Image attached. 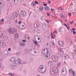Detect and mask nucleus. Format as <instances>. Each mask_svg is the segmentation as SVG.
Returning <instances> with one entry per match:
<instances>
[{
	"instance_id": "obj_1",
	"label": "nucleus",
	"mask_w": 76,
	"mask_h": 76,
	"mask_svg": "<svg viewBox=\"0 0 76 76\" xmlns=\"http://www.w3.org/2000/svg\"><path fill=\"white\" fill-rule=\"evenodd\" d=\"M43 66V65H41L40 66L39 68L38 69V71L39 72V73H44L47 70V69L45 68V70H43V69L44 68V67L42 66Z\"/></svg>"
},
{
	"instance_id": "obj_2",
	"label": "nucleus",
	"mask_w": 76,
	"mask_h": 76,
	"mask_svg": "<svg viewBox=\"0 0 76 76\" xmlns=\"http://www.w3.org/2000/svg\"><path fill=\"white\" fill-rule=\"evenodd\" d=\"M20 14L21 16L25 17L26 15V12L25 10L22 11L20 12Z\"/></svg>"
},
{
	"instance_id": "obj_3",
	"label": "nucleus",
	"mask_w": 76,
	"mask_h": 76,
	"mask_svg": "<svg viewBox=\"0 0 76 76\" xmlns=\"http://www.w3.org/2000/svg\"><path fill=\"white\" fill-rule=\"evenodd\" d=\"M58 44L60 47H63L64 46V42L63 41H59L58 42Z\"/></svg>"
},
{
	"instance_id": "obj_4",
	"label": "nucleus",
	"mask_w": 76,
	"mask_h": 76,
	"mask_svg": "<svg viewBox=\"0 0 76 76\" xmlns=\"http://www.w3.org/2000/svg\"><path fill=\"white\" fill-rule=\"evenodd\" d=\"M52 60L54 62V63H56L57 61V57L56 56H53L52 57Z\"/></svg>"
},
{
	"instance_id": "obj_5",
	"label": "nucleus",
	"mask_w": 76,
	"mask_h": 76,
	"mask_svg": "<svg viewBox=\"0 0 76 76\" xmlns=\"http://www.w3.org/2000/svg\"><path fill=\"white\" fill-rule=\"evenodd\" d=\"M22 63V60L21 59H18V60L15 61V64L16 65V64H21Z\"/></svg>"
},
{
	"instance_id": "obj_6",
	"label": "nucleus",
	"mask_w": 76,
	"mask_h": 76,
	"mask_svg": "<svg viewBox=\"0 0 76 76\" xmlns=\"http://www.w3.org/2000/svg\"><path fill=\"white\" fill-rule=\"evenodd\" d=\"M52 71L54 72H55L56 73H58V69L57 68V67L55 66L53 67V69Z\"/></svg>"
},
{
	"instance_id": "obj_7",
	"label": "nucleus",
	"mask_w": 76,
	"mask_h": 76,
	"mask_svg": "<svg viewBox=\"0 0 76 76\" xmlns=\"http://www.w3.org/2000/svg\"><path fill=\"white\" fill-rule=\"evenodd\" d=\"M39 26V23L38 22H36L34 24V27L35 28H38Z\"/></svg>"
},
{
	"instance_id": "obj_8",
	"label": "nucleus",
	"mask_w": 76,
	"mask_h": 76,
	"mask_svg": "<svg viewBox=\"0 0 76 76\" xmlns=\"http://www.w3.org/2000/svg\"><path fill=\"white\" fill-rule=\"evenodd\" d=\"M45 36L46 37H47L48 39H50V33L49 32H46L45 33Z\"/></svg>"
},
{
	"instance_id": "obj_9",
	"label": "nucleus",
	"mask_w": 76,
	"mask_h": 76,
	"mask_svg": "<svg viewBox=\"0 0 76 76\" xmlns=\"http://www.w3.org/2000/svg\"><path fill=\"white\" fill-rule=\"evenodd\" d=\"M47 64L48 66L50 67H52L53 66V63L51 61H48Z\"/></svg>"
},
{
	"instance_id": "obj_10",
	"label": "nucleus",
	"mask_w": 76,
	"mask_h": 76,
	"mask_svg": "<svg viewBox=\"0 0 76 76\" xmlns=\"http://www.w3.org/2000/svg\"><path fill=\"white\" fill-rule=\"evenodd\" d=\"M50 52L48 51H47L45 55H44V56H45V57H46V58H48V56H50Z\"/></svg>"
},
{
	"instance_id": "obj_11",
	"label": "nucleus",
	"mask_w": 76,
	"mask_h": 76,
	"mask_svg": "<svg viewBox=\"0 0 76 76\" xmlns=\"http://www.w3.org/2000/svg\"><path fill=\"white\" fill-rule=\"evenodd\" d=\"M12 15L13 17H14L15 18L18 17V14L17 12H14Z\"/></svg>"
},
{
	"instance_id": "obj_12",
	"label": "nucleus",
	"mask_w": 76,
	"mask_h": 76,
	"mask_svg": "<svg viewBox=\"0 0 76 76\" xmlns=\"http://www.w3.org/2000/svg\"><path fill=\"white\" fill-rule=\"evenodd\" d=\"M12 2L14 4H17L18 3V0H12Z\"/></svg>"
},
{
	"instance_id": "obj_13",
	"label": "nucleus",
	"mask_w": 76,
	"mask_h": 76,
	"mask_svg": "<svg viewBox=\"0 0 76 76\" xmlns=\"http://www.w3.org/2000/svg\"><path fill=\"white\" fill-rule=\"evenodd\" d=\"M75 52L76 53H73L72 55V56L74 59H76V50H75Z\"/></svg>"
},
{
	"instance_id": "obj_14",
	"label": "nucleus",
	"mask_w": 76,
	"mask_h": 76,
	"mask_svg": "<svg viewBox=\"0 0 76 76\" xmlns=\"http://www.w3.org/2000/svg\"><path fill=\"white\" fill-rule=\"evenodd\" d=\"M4 19L2 18L1 20H0V23L1 25H2L3 24H4Z\"/></svg>"
},
{
	"instance_id": "obj_15",
	"label": "nucleus",
	"mask_w": 76,
	"mask_h": 76,
	"mask_svg": "<svg viewBox=\"0 0 76 76\" xmlns=\"http://www.w3.org/2000/svg\"><path fill=\"white\" fill-rule=\"evenodd\" d=\"M16 66V64H15V63H14L12 64V66H11V69H12V70H14L15 69V67Z\"/></svg>"
},
{
	"instance_id": "obj_16",
	"label": "nucleus",
	"mask_w": 76,
	"mask_h": 76,
	"mask_svg": "<svg viewBox=\"0 0 76 76\" xmlns=\"http://www.w3.org/2000/svg\"><path fill=\"white\" fill-rule=\"evenodd\" d=\"M28 39H29V36L28 34H26L25 35V37H24V39H26L27 38Z\"/></svg>"
},
{
	"instance_id": "obj_17",
	"label": "nucleus",
	"mask_w": 76,
	"mask_h": 76,
	"mask_svg": "<svg viewBox=\"0 0 76 76\" xmlns=\"http://www.w3.org/2000/svg\"><path fill=\"white\" fill-rule=\"evenodd\" d=\"M44 9L45 10H46V11H48V10H50V8L49 7L47 6L46 7H45Z\"/></svg>"
},
{
	"instance_id": "obj_18",
	"label": "nucleus",
	"mask_w": 76,
	"mask_h": 76,
	"mask_svg": "<svg viewBox=\"0 0 76 76\" xmlns=\"http://www.w3.org/2000/svg\"><path fill=\"white\" fill-rule=\"evenodd\" d=\"M65 57V59H69V56L67 54H65L64 56Z\"/></svg>"
},
{
	"instance_id": "obj_19",
	"label": "nucleus",
	"mask_w": 76,
	"mask_h": 76,
	"mask_svg": "<svg viewBox=\"0 0 76 76\" xmlns=\"http://www.w3.org/2000/svg\"><path fill=\"white\" fill-rule=\"evenodd\" d=\"M8 31L9 33H10V34H13V33H14L12 29L11 28H10Z\"/></svg>"
},
{
	"instance_id": "obj_20",
	"label": "nucleus",
	"mask_w": 76,
	"mask_h": 76,
	"mask_svg": "<svg viewBox=\"0 0 76 76\" xmlns=\"http://www.w3.org/2000/svg\"><path fill=\"white\" fill-rule=\"evenodd\" d=\"M2 48H4L6 47V43H4V42H3L2 43V45H1Z\"/></svg>"
},
{
	"instance_id": "obj_21",
	"label": "nucleus",
	"mask_w": 76,
	"mask_h": 76,
	"mask_svg": "<svg viewBox=\"0 0 76 76\" xmlns=\"http://www.w3.org/2000/svg\"><path fill=\"white\" fill-rule=\"evenodd\" d=\"M11 60L12 62H15V58L14 57H12L11 58Z\"/></svg>"
},
{
	"instance_id": "obj_22",
	"label": "nucleus",
	"mask_w": 76,
	"mask_h": 76,
	"mask_svg": "<svg viewBox=\"0 0 76 76\" xmlns=\"http://www.w3.org/2000/svg\"><path fill=\"white\" fill-rule=\"evenodd\" d=\"M8 20H11L12 19V16L10 15L9 16V17H8Z\"/></svg>"
},
{
	"instance_id": "obj_23",
	"label": "nucleus",
	"mask_w": 76,
	"mask_h": 76,
	"mask_svg": "<svg viewBox=\"0 0 76 76\" xmlns=\"http://www.w3.org/2000/svg\"><path fill=\"white\" fill-rule=\"evenodd\" d=\"M50 72L51 73V75H55V73H56V72H55L53 71V70L52 71H50Z\"/></svg>"
},
{
	"instance_id": "obj_24",
	"label": "nucleus",
	"mask_w": 76,
	"mask_h": 76,
	"mask_svg": "<svg viewBox=\"0 0 76 76\" xmlns=\"http://www.w3.org/2000/svg\"><path fill=\"white\" fill-rule=\"evenodd\" d=\"M20 45L22 47H24L25 45V43L24 42H21L20 43Z\"/></svg>"
},
{
	"instance_id": "obj_25",
	"label": "nucleus",
	"mask_w": 76,
	"mask_h": 76,
	"mask_svg": "<svg viewBox=\"0 0 76 76\" xmlns=\"http://www.w3.org/2000/svg\"><path fill=\"white\" fill-rule=\"evenodd\" d=\"M4 53L5 54V55L6 56H7L8 55V52L7 51H5L4 52Z\"/></svg>"
},
{
	"instance_id": "obj_26",
	"label": "nucleus",
	"mask_w": 76,
	"mask_h": 76,
	"mask_svg": "<svg viewBox=\"0 0 76 76\" xmlns=\"http://www.w3.org/2000/svg\"><path fill=\"white\" fill-rule=\"evenodd\" d=\"M58 51H60V52H61L62 54H63V53H64V51L62 49H58Z\"/></svg>"
},
{
	"instance_id": "obj_27",
	"label": "nucleus",
	"mask_w": 76,
	"mask_h": 76,
	"mask_svg": "<svg viewBox=\"0 0 76 76\" xmlns=\"http://www.w3.org/2000/svg\"><path fill=\"white\" fill-rule=\"evenodd\" d=\"M61 73L64 76H66V75H67V72H66V73H65L64 72H61Z\"/></svg>"
},
{
	"instance_id": "obj_28",
	"label": "nucleus",
	"mask_w": 76,
	"mask_h": 76,
	"mask_svg": "<svg viewBox=\"0 0 76 76\" xmlns=\"http://www.w3.org/2000/svg\"><path fill=\"white\" fill-rule=\"evenodd\" d=\"M31 4H32L33 6H36V4H35V3L34 2V1L32 2Z\"/></svg>"
},
{
	"instance_id": "obj_29",
	"label": "nucleus",
	"mask_w": 76,
	"mask_h": 76,
	"mask_svg": "<svg viewBox=\"0 0 76 76\" xmlns=\"http://www.w3.org/2000/svg\"><path fill=\"white\" fill-rule=\"evenodd\" d=\"M64 26H66V28H67V29H68V30H69V29H70V28H68V27H67V25H66V24L65 23H64Z\"/></svg>"
},
{
	"instance_id": "obj_30",
	"label": "nucleus",
	"mask_w": 76,
	"mask_h": 76,
	"mask_svg": "<svg viewBox=\"0 0 76 76\" xmlns=\"http://www.w3.org/2000/svg\"><path fill=\"white\" fill-rule=\"evenodd\" d=\"M62 70H63L64 71H65L66 72H67V69L65 67L63 68Z\"/></svg>"
},
{
	"instance_id": "obj_31",
	"label": "nucleus",
	"mask_w": 76,
	"mask_h": 76,
	"mask_svg": "<svg viewBox=\"0 0 76 76\" xmlns=\"http://www.w3.org/2000/svg\"><path fill=\"white\" fill-rule=\"evenodd\" d=\"M26 53H29V49H26Z\"/></svg>"
},
{
	"instance_id": "obj_32",
	"label": "nucleus",
	"mask_w": 76,
	"mask_h": 76,
	"mask_svg": "<svg viewBox=\"0 0 76 76\" xmlns=\"http://www.w3.org/2000/svg\"><path fill=\"white\" fill-rule=\"evenodd\" d=\"M45 51V49H44L42 51L43 54H45V53L44 52Z\"/></svg>"
},
{
	"instance_id": "obj_33",
	"label": "nucleus",
	"mask_w": 76,
	"mask_h": 76,
	"mask_svg": "<svg viewBox=\"0 0 76 76\" xmlns=\"http://www.w3.org/2000/svg\"><path fill=\"white\" fill-rule=\"evenodd\" d=\"M15 38H18L19 37V34H15Z\"/></svg>"
},
{
	"instance_id": "obj_34",
	"label": "nucleus",
	"mask_w": 76,
	"mask_h": 76,
	"mask_svg": "<svg viewBox=\"0 0 76 76\" xmlns=\"http://www.w3.org/2000/svg\"><path fill=\"white\" fill-rule=\"evenodd\" d=\"M12 29H13V30H14V31H13V32H14V33H15V32H16V28H13Z\"/></svg>"
},
{
	"instance_id": "obj_35",
	"label": "nucleus",
	"mask_w": 76,
	"mask_h": 76,
	"mask_svg": "<svg viewBox=\"0 0 76 76\" xmlns=\"http://www.w3.org/2000/svg\"><path fill=\"white\" fill-rule=\"evenodd\" d=\"M37 33H40V32H41V30H40V29H37Z\"/></svg>"
},
{
	"instance_id": "obj_36",
	"label": "nucleus",
	"mask_w": 76,
	"mask_h": 76,
	"mask_svg": "<svg viewBox=\"0 0 76 76\" xmlns=\"http://www.w3.org/2000/svg\"><path fill=\"white\" fill-rule=\"evenodd\" d=\"M21 25H22V28H20L21 29H24V28H23V27L24 26V25H23V24L22 23H21Z\"/></svg>"
},
{
	"instance_id": "obj_37",
	"label": "nucleus",
	"mask_w": 76,
	"mask_h": 76,
	"mask_svg": "<svg viewBox=\"0 0 76 76\" xmlns=\"http://www.w3.org/2000/svg\"><path fill=\"white\" fill-rule=\"evenodd\" d=\"M73 71V70L72 69H70L69 70V72L70 73H72Z\"/></svg>"
},
{
	"instance_id": "obj_38",
	"label": "nucleus",
	"mask_w": 76,
	"mask_h": 76,
	"mask_svg": "<svg viewBox=\"0 0 76 76\" xmlns=\"http://www.w3.org/2000/svg\"><path fill=\"white\" fill-rule=\"evenodd\" d=\"M60 65H61V62H59L58 64L57 65L58 67H60Z\"/></svg>"
},
{
	"instance_id": "obj_39",
	"label": "nucleus",
	"mask_w": 76,
	"mask_h": 76,
	"mask_svg": "<svg viewBox=\"0 0 76 76\" xmlns=\"http://www.w3.org/2000/svg\"><path fill=\"white\" fill-rule=\"evenodd\" d=\"M20 54V52H18L17 53V56H19Z\"/></svg>"
},
{
	"instance_id": "obj_40",
	"label": "nucleus",
	"mask_w": 76,
	"mask_h": 76,
	"mask_svg": "<svg viewBox=\"0 0 76 76\" xmlns=\"http://www.w3.org/2000/svg\"><path fill=\"white\" fill-rule=\"evenodd\" d=\"M72 73L73 76H75V71H72Z\"/></svg>"
},
{
	"instance_id": "obj_41",
	"label": "nucleus",
	"mask_w": 76,
	"mask_h": 76,
	"mask_svg": "<svg viewBox=\"0 0 76 76\" xmlns=\"http://www.w3.org/2000/svg\"><path fill=\"white\" fill-rule=\"evenodd\" d=\"M74 23V21H71L70 22V24H73Z\"/></svg>"
},
{
	"instance_id": "obj_42",
	"label": "nucleus",
	"mask_w": 76,
	"mask_h": 76,
	"mask_svg": "<svg viewBox=\"0 0 76 76\" xmlns=\"http://www.w3.org/2000/svg\"><path fill=\"white\" fill-rule=\"evenodd\" d=\"M3 41H1V42H0V44L1 45H2V43H3V42H4Z\"/></svg>"
},
{
	"instance_id": "obj_43",
	"label": "nucleus",
	"mask_w": 76,
	"mask_h": 76,
	"mask_svg": "<svg viewBox=\"0 0 76 76\" xmlns=\"http://www.w3.org/2000/svg\"><path fill=\"white\" fill-rule=\"evenodd\" d=\"M39 9L41 10H43V8L42 7H39Z\"/></svg>"
},
{
	"instance_id": "obj_44",
	"label": "nucleus",
	"mask_w": 76,
	"mask_h": 76,
	"mask_svg": "<svg viewBox=\"0 0 76 76\" xmlns=\"http://www.w3.org/2000/svg\"><path fill=\"white\" fill-rule=\"evenodd\" d=\"M69 32H70V33H72V29H69Z\"/></svg>"
},
{
	"instance_id": "obj_45",
	"label": "nucleus",
	"mask_w": 76,
	"mask_h": 76,
	"mask_svg": "<svg viewBox=\"0 0 76 76\" xmlns=\"http://www.w3.org/2000/svg\"><path fill=\"white\" fill-rule=\"evenodd\" d=\"M51 44H52V46H54V45H55L54 43L53 42H51Z\"/></svg>"
},
{
	"instance_id": "obj_46",
	"label": "nucleus",
	"mask_w": 76,
	"mask_h": 76,
	"mask_svg": "<svg viewBox=\"0 0 76 76\" xmlns=\"http://www.w3.org/2000/svg\"><path fill=\"white\" fill-rule=\"evenodd\" d=\"M69 41H70V44H72V42H73L72 41V40L71 39H70L69 40Z\"/></svg>"
},
{
	"instance_id": "obj_47",
	"label": "nucleus",
	"mask_w": 76,
	"mask_h": 76,
	"mask_svg": "<svg viewBox=\"0 0 76 76\" xmlns=\"http://www.w3.org/2000/svg\"><path fill=\"white\" fill-rule=\"evenodd\" d=\"M35 44L36 45H38V42H37V41H36L34 42Z\"/></svg>"
},
{
	"instance_id": "obj_48",
	"label": "nucleus",
	"mask_w": 76,
	"mask_h": 76,
	"mask_svg": "<svg viewBox=\"0 0 76 76\" xmlns=\"http://www.w3.org/2000/svg\"><path fill=\"white\" fill-rule=\"evenodd\" d=\"M44 17H42L41 18V20H44Z\"/></svg>"
},
{
	"instance_id": "obj_49",
	"label": "nucleus",
	"mask_w": 76,
	"mask_h": 76,
	"mask_svg": "<svg viewBox=\"0 0 76 76\" xmlns=\"http://www.w3.org/2000/svg\"><path fill=\"white\" fill-rule=\"evenodd\" d=\"M35 4H38V2H37V1H35Z\"/></svg>"
},
{
	"instance_id": "obj_50",
	"label": "nucleus",
	"mask_w": 76,
	"mask_h": 76,
	"mask_svg": "<svg viewBox=\"0 0 76 76\" xmlns=\"http://www.w3.org/2000/svg\"><path fill=\"white\" fill-rule=\"evenodd\" d=\"M22 41L23 42H26V40H23Z\"/></svg>"
},
{
	"instance_id": "obj_51",
	"label": "nucleus",
	"mask_w": 76,
	"mask_h": 76,
	"mask_svg": "<svg viewBox=\"0 0 76 76\" xmlns=\"http://www.w3.org/2000/svg\"><path fill=\"white\" fill-rule=\"evenodd\" d=\"M57 56H60V53L57 52Z\"/></svg>"
},
{
	"instance_id": "obj_52",
	"label": "nucleus",
	"mask_w": 76,
	"mask_h": 76,
	"mask_svg": "<svg viewBox=\"0 0 76 76\" xmlns=\"http://www.w3.org/2000/svg\"><path fill=\"white\" fill-rule=\"evenodd\" d=\"M9 75H10L11 76H12V73H9Z\"/></svg>"
},
{
	"instance_id": "obj_53",
	"label": "nucleus",
	"mask_w": 76,
	"mask_h": 76,
	"mask_svg": "<svg viewBox=\"0 0 76 76\" xmlns=\"http://www.w3.org/2000/svg\"><path fill=\"white\" fill-rule=\"evenodd\" d=\"M51 35H52V38H53V39H54V37H53V34H51Z\"/></svg>"
},
{
	"instance_id": "obj_54",
	"label": "nucleus",
	"mask_w": 76,
	"mask_h": 76,
	"mask_svg": "<svg viewBox=\"0 0 76 76\" xmlns=\"http://www.w3.org/2000/svg\"><path fill=\"white\" fill-rule=\"evenodd\" d=\"M43 6H47V4H43Z\"/></svg>"
},
{
	"instance_id": "obj_55",
	"label": "nucleus",
	"mask_w": 76,
	"mask_h": 76,
	"mask_svg": "<svg viewBox=\"0 0 76 76\" xmlns=\"http://www.w3.org/2000/svg\"><path fill=\"white\" fill-rule=\"evenodd\" d=\"M47 15L49 16H50V13H47Z\"/></svg>"
},
{
	"instance_id": "obj_56",
	"label": "nucleus",
	"mask_w": 76,
	"mask_h": 76,
	"mask_svg": "<svg viewBox=\"0 0 76 76\" xmlns=\"http://www.w3.org/2000/svg\"><path fill=\"white\" fill-rule=\"evenodd\" d=\"M15 22L16 23H18V20L17 19H15Z\"/></svg>"
},
{
	"instance_id": "obj_57",
	"label": "nucleus",
	"mask_w": 76,
	"mask_h": 76,
	"mask_svg": "<svg viewBox=\"0 0 76 76\" xmlns=\"http://www.w3.org/2000/svg\"><path fill=\"white\" fill-rule=\"evenodd\" d=\"M73 34H75L76 33V32L75 31H73Z\"/></svg>"
},
{
	"instance_id": "obj_58",
	"label": "nucleus",
	"mask_w": 76,
	"mask_h": 76,
	"mask_svg": "<svg viewBox=\"0 0 76 76\" xmlns=\"http://www.w3.org/2000/svg\"><path fill=\"white\" fill-rule=\"evenodd\" d=\"M72 31H75V30H76V29H75V28H73L72 29Z\"/></svg>"
},
{
	"instance_id": "obj_59",
	"label": "nucleus",
	"mask_w": 76,
	"mask_h": 76,
	"mask_svg": "<svg viewBox=\"0 0 76 76\" xmlns=\"http://www.w3.org/2000/svg\"><path fill=\"white\" fill-rule=\"evenodd\" d=\"M52 12H55V10L53 9Z\"/></svg>"
},
{
	"instance_id": "obj_60",
	"label": "nucleus",
	"mask_w": 76,
	"mask_h": 76,
	"mask_svg": "<svg viewBox=\"0 0 76 76\" xmlns=\"http://www.w3.org/2000/svg\"><path fill=\"white\" fill-rule=\"evenodd\" d=\"M8 51H11V49L10 48H9L8 49Z\"/></svg>"
},
{
	"instance_id": "obj_61",
	"label": "nucleus",
	"mask_w": 76,
	"mask_h": 76,
	"mask_svg": "<svg viewBox=\"0 0 76 76\" xmlns=\"http://www.w3.org/2000/svg\"><path fill=\"white\" fill-rule=\"evenodd\" d=\"M51 1H48V4H50V3H51Z\"/></svg>"
},
{
	"instance_id": "obj_62",
	"label": "nucleus",
	"mask_w": 76,
	"mask_h": 76,
	"mask_svg": "<svg viewBox=\"0 0 76 76\" xmlns=\"http://www.w3.org/2000/svg\"><path fill=\"white\" fill-rule=\"evenodd\" d=\"M46 21L47 22H48V23H49V21H48V20H46Z\"/></svg>"
},
{
	"instance_id": "obj_63",
	"label": "nucleus",
	"mask_w": 76,
	"mask_h": 76,
	"mask_svg": "<svg viewBox=\"0 0 76 76\" xmlns=\"http://www.w3.org/2000/svg\"><path fill=\"white\" fill-rule=\"evenodd\" d=\"M21 22H22L21 21H19L18 23L19 24H20V23H21Z\"/></svg>"
},
{
	"instance_id": "obj_64",
	"label": "nucleus",
	"mask_w": 76,
	"mask_h": 76,
	"mask_svg": "<svg viewBox=\"0 0 76 76\" xmlns=\"http://www.w3.org/2000/svg\"><path fill=\"white\" fill-rule=\"evenodd\" d=\"M58 9H59V10H61V7L58 8Z\"/></svg>"
}]
</instances>
